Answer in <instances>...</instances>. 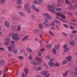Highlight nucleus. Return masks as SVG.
<instances>
[{
    "instance_id": "f257e3e1",
    "label": "nucleus",
    "mask_w": 77,
    "mask_h": 77,
    "mask_svg": "<svg viewBox=\"0 0 77 77\" xmlns=\"http://www.w3.org/2000/svg\"><path fill=\"white\" fill-rule=\"evenodd\" d=\"M55 6L54 4L51 2L50 5H49L48 6V10L52 13H56V11L54 10V8Z\"/></svg>"
},
{
    "instance_id": "f03ea898",
    "label": "nucleus",
    "mask_w": 77,
    "mask_h": 77,
    "mask_svg": "<svg viewBox=\"0 0 77 77\" xmlns=\"http://www.w3.org/2000/svg\"><path fill=\"white\" fill-rule=\"evenodd\" d=\"M17 36H18V35L17 34H14L12 35V38L13 40L18 41L20 39V38Z\"/></svg>"
},
{
    "instance_id": "7ed1b4c3",
    "label": "nucleus",
    "mask_w": 77,
    "mask_h": 77,
    "mask_svg": "<svg viewBox=\"0 0 77 77\" xmlns=\"http://www.w3.org/2000/svg\"><path fill=\"white\" fill-rule=\"evenodd\" d=\"M35 59L38 64H40L42 62V60L38 57H36Z\"/></svg>"
},
{
    "instance_id": "20e7f679",
    "label": "nucleus",
    "mask_w": 77,
    "mask_h": 77,
    "mask_svg": "<svg viewBox=\"0 0 77 77\" xmlns=\"http://www.w3.org/2000/svg\"><path fill=\"white\" fill-rule=\"evenodd\" d=\"M14 47H15V45H11V46H9L8 48V51L11 52L12 51V48H14Z\"/></svg>"
},
{
    "instance_id": "39448f33",
    "label": "nucleus",
    "mask_w": 77,
    "mask_h": 77,
    "mask_svg": "<svg viewBox=\"0 0 77 77\" xmlns=\"http://www.w3.org/2000/svg\"><path fill=\"white\" fill-rule=\"evenodd\" d=\"M67 47V45H66V44L64 45L63 46V48L64 49V52H67V51H69V48H66Z\"/></svg>"
},
{
    "instance_id": "423d86ee",
    "label": "nucleus",
    "mask_w": 77,
    "mask_h": 77,
    "mask_svg": "<svg viewBox=\"0 0 77 77\" xmlns=\"http://www.w3.org/2000/svg\"><path fill=\"white\" fill-rule=\"evenodd\" d=\"M49 67H53L54 65V63L52 62H49L48 63Z\"/></svg>"
},
{
    "instance_id": "0eeeda50",
    "label": "nucleus",
    "mask_w": 77,
    "mask_h": 77,
    "mask_svg": "<svg viewBox=\"0 0 77 77\" xmlns=\"http://www.w3.org/2000/svg\"><path fill=\"white\" fill-rule=\"evenodd\" d=\"M65 3L66 5H69V6L72 5V3L68 0H66Z\"/></svg>"
},
{
    "instance_id": "6e6552de",
    "label": "nucleus",
    "mask_w": 77,
    "mask_h": 77,
    "mask_svg": "<svg viewBox=\"0 0 77 77\" xmlns=\"http://www.w3.org/2000/svg\"><path fill=\"white\" fill-rule=\"evenodd\" d=\"M4 24L7 27H9V23L8 21H5L4 22Z\"/></svg>"
},
{
    "instance_id": "1a4fd4ad",
    "label": "nucleus",
    "mask_w": 77,
    "mask_h": 77,
    "mask_svg": "<svg viewBox=\"0 0 77 77\" xmlns=\"http://www.w3.org/2000/svg\"><path fill=\"white\" fill-rule=\"evenodd\" d=\"M5 64V61L2 60L0 61V66H3V65Z\"/></svg>"
},
{
    "instance_id": "9d476101",
    "label": "nucleus",
    "mask_w": 77,
    "mask_h": 77,
    "mask_svg": "<svg viewBox=\"0 0 77 77\" xmlns=\"http://www.w3.org/2000/svg\"><path fill=\"white\" fill-rule=\"evenodd\" d=\"M45 18L46 19H48L49 20H51L52 19V17L50 15H49L48 14L45 17Z\"/></svg>"
},
{
    "instance_id": "9b49d317",
    "label": "nucleus",
    "mask_w": 77,
    "mask_h": 77,
    "mask_svg": "<svg viewBox=\"0 0 77 77\" xmlns=\"http://www.w3.org/2000/svg\"><path fill=\"white\" fill-rule=\"evenodd\" d=\"M24 8L25 9L29 8V3H26L25 4Z\"/></svg>"
},
{
    "instance_id": "f8f14e48",
    "label": "nucleus",
    "mask_w": 77,
    "mask_h": 77,
    "mask_svg": "<svg viewBox=\"0 0 77 77\" xmlns=\"http://www.w3.org/2000/svg\"><path fill=\"white\" fill-rule=\"evenodd\" d=\"M29 36L28 35L25 36L23 38H22V41H26V40H27V39H28V37Z\"/></svg>"
},
{
    "instance_id": "ddd939ff",
    "label": "nucleus",
    "mask_w": 77,
    "mask_h": 77,
    "mask_svg": "<svg viewBox=\"0 0 77 77\" xmlns=\"http://www.w3.org/2000/svg\"><path fill=\"white\" fill-rule=\"evenodd\" d=\"M22 3V1L21 0H17L16 2L17 5H21Z\"/></svg>"
},
{
    "instance_id": "4468645a",
    "label": "nucleus",
    "mask_w": 77,
    "mask_h": 77,
    "mask_svg": "<svg viewBox=\"0 0 77 77\" xmlns=\"http://www.w3.org/2000/svg\"><path fill=\"white\" fill-rule=\"evenodd\" d=\"M32 64H33L34 65H38L37 63H36V61L35 60H32L31 62Z\"/></svg>"
},
{
    "instance_id": "2eb2a0df",
    "label": "nucleus",
    "mask_w": 77,
    "mask_h": 77,
    "mask_svg": "<svg viewBox=\"0 0 77 77\" xmlns=\"http://www.w3.org/2000/svg\"><path fill=\"white\" fill-rule=\"evenodd\" d=\"M50 59V56L49 55H47L46 56L45 58V60H49Z\"/></svg>"
},
{
    "instance_id": "dca6fc26",
    "label": "nucleus",
    "mask_w": 77,
    "mask_h": 77,
    "mask_svg": "<svg viewBox=\"0 0 77 77\" xmlns=\"http://www.w3.org/2000/svg\"><path fill=\"white\" fill-rule=\"evenodd\" d=\"M70 45H72V46H75V45L74 43V41H71L70 42Z\"/></svg>"
},
{
    "instance_id": "f3484780",
    "label": "nucleus",
    "mask_w": 77,
    "mask_h": 77,
    "mask_svg": "<svg viewBox=\"0 0 77 77\" xmlns=\"http://www.w3.org/2000/svg\"><path fill=\"white\" fill-rule=\"evenodd\" d=\"M38 28L39 29H42L43 28V26L42 25V24H40L38 25Z\"/></svg>"
},
{
    "instance_id": "a211bd4d",
    "label": "nucleus",
    "mask_w": 77,
    "mask_h": 77,
    "mask_svg": "<svg viewBox=\"0 0 77 77\" xmlns=\"http://www.w3.org/2000/svg\"><path fill=\"white\" fill-rule=\"evenodd\" d=\"M17 31H20L21 30V26L20 25H18L17 26Z\"/></svg>"
},
{
    "instance_id": "6ab92c4d",
    "label": "nucleus",
    "mask_w": 77,
    "mask_h": 77,
    "mask_svg": "<svg viewBox=\"0 0 77 77\" xmlns=\"http://www.w3.org/2000/svg\"><path fill=\"white\" fill-rule=\"evenodd\" d=\"M24 71L26 74H27V73H28L29 71V69L27 68H25Z\"/></svg>"
},
{
    "instance_id": "aec40b11",
    "label": "nucleus",
    "mask_w": 77,
    "mask_h": 77,
    "mask_svg": "<svg viewBox=\"0 0 77 77\" xmlns=\"http://www.w3.org/2000/svg\"><path fill=\"white\" fill-rule=\"evenodd\" d=\"M26 9V12H28V13H30V8L29 7L27 9Z\"/></svg>"
},
{
    "instance_id": "412c9836",
    "label": "nucleus",
    "mask_w": 77,
    "mask_h": 77,
    "mask_svg": "<svg viewBox=\"0 0 77 77\" xmlns=\"http://www.w3.org/2000/svg\"><path fill=\"white\" fill-rule=\"evenodd\" d=\"M43 24L45 26H46V27H48V24L45 22H43Z\"/></svg>"
},
{
    "instance_id": "4be33fe9",
    "label": "nucleus",
    "mask_w": 77,
    "mask_h": 77,
    "mask_svg": "<svg viewBox=\"0 0 77 77\" xmlns=\"http://www.w3.org/2000/svg\"><path fill=\"white\" fill-rule=\"evenodd\" d=\"M45 47L48 49H50V48L51 47V45H47L45 46Z\"/></svg>"
},
{
    "instance_id": "5701e85b",
    "label": "nucleus",
    "mask_w": 77,
    "mask_h": 77,
    "mask_svg": "<svg viewBox=\"0 0 77 77\" xmlns=\"http://www.w3.org/2000/svg\"><path fill=\"white\" fill-rule=\"evenodd\" d=\"M6 2V0H0V3L1 4H3Z\"/></svg>"
},
{
    "instance_id": "b1692460",
    "label": "nucleus",
    "mask_w": 77,
    "mask_h": 77,
    "mask_svg": "<svg viewBox=\"0 0 77 77\" xmlns=\"http://www.w3.org/2000/svg\"><path fill=\"white\" fill-rule=\"evenodd\" d=\"M27 50L29 52V53H32V50L30 48H27Z\"/></svg>"
},
{
    "instance_id": "393cba45",
    "label": "nucleus",
    "mask_w": 77,
    "mask_h": 77,
    "mask_svg": "<svg viewBox=\"0 0 77 77\" xmlns=\"http://www.w3.org/2000/svg\"><path fill=\"white\" fill-rule=\"evenodd\" d=\"M68 70L66 71L65 73L64 74H63V76H66L67 75V74H68Z\"/></svg>"
},
{
    "instance_id": "a878e982",
    "label": "nucleus",
    "mask_w": 77,
    "mask_h": 77,
    "mask_svg": "<svg viewBox=\"0 0 77 77\" xmlns=\"http://www.w3.org/2000/svg\"><path fill=\"white\" fill-rule=\"evenodd\" d=\"M71 56H69L67 57L66 58V59H67L68 60H71Z\"/></svg>"
},
{
    "instance_id": "bb28decb",
    "label": "nucleus",
    "mask_w": 77,
    "mask_h": 77,
    "mask_svg": "<svg viewBox=\"0 0 77 77\" xmlns=\"http://www.w3.org/2000/svg\"><path fill=\"white\" fill-rule=\"evenodd\" d=\"M54 48L55 49V50H58V49H59V45H57L56 46L54 47Z\"/></svg>"
},
{
    "instance_id": "cd10ccee",
    "label": "nucleus",
    "mask_w": 77,
    "mask_h": 77,
    "mask_svg": "<svg viewBox=\"0 0 77 77\" xmlns=\"http://www.w3.org/2000/svg\"><path fill=\"white\" fill-rule=\"evenodd\" d=\"M32 3L34 5H36V4H38V1L35 0L32 2Z\"/></svg>"
},
{
    "instance_id": "c85d7f7f",
    "label": "nucleus",
    "mask_w": 77,
    "mask_h": 77,
    "mask_svg": "<svg viewBox=\"0 0 77 77\" xmlns=\"http://www.w3.org/2000/svg\"><path fill=\"white\" fill-rule=\"evenodd\" d=\"M11 40L9 38H6L5 39V41H6V42H9Z\"/></svg>"
},
{
    "instance_id": "c756f323",
    "label": "nucleus",
    "mask_w": 77,
    "mask_h": 77,
    "mask_svg": "<svg viewBox=\"0 0 77 77\" xmlns=\"http://www.w3.org/2000/svg\"><path fill=\"white\" fill-rule=\"evenodd\" d=\"M12 20H19V19H18V18L15 17H12Z\"/></svg>"
},
{
    "instance_id": "7c9ffc66",
    "label": "nucleus",
    "mask_w": 77,
    "mask_h": 77,
    "mask_svg": "<svg viewBox=\"0 0 77 77\" xmlns=\"http://www.w3.org/2000/svg\"><path fill=\"white\" fill-rule=\"evenodd\" d=\"M62 10V8H57L56 9V11H60Z\"/></svg>"
},
{
    "instance_id": "2f4dec72",
    "label": "nucleus",
    "mask_w": 77,
    "mask_h": 77,
    "mask_svg": "<svg viewBox=\"0 0 77 77\" xmlns=\"http://www.w3.org/2000/svg\"><path fill=\"white\" fill-rule=\"evenodd\" d=\"M17 50L14 49L13 51V53L14 54H17Z\"/></svg>"
},
{
    "instance_id": "473e14b6",
    "label": "nucleus",
    "mask_w": 77,
    "mask_h": 77,
    "mask_svg": "<svg viewBox=\"0 0 77 77\" xmlns=\"http://www.w3.org/2000/svg\"><path fill=\"white\" fill-rule=\"evenodd\" d=\"M19 14H20V15H21V16H25V15H24V13L21 12H20L19 13Z\"/></svg>"
},
{
    "instance_id": "72a5a7b5",
    "label": "nucleus",
    "mask_w": 77,
    "mask_h": 77,
    "mask_svg": "<svg viewBox=\"0 0 77 77\" xmlns=\"http://www.w3.org/2000/svg\"><path fill=\"white\" fill-rule=\"evenodd\" d=\"M18 58L19 59L22 60V59H24V57L22 56H19L18 57Z\"/></svg>"
},
{
    "instance_id": "f704fd0d",
    "label": "nucleus",
    "mask_w": 77,
    "mask_h": 77,
    "mask_svg": "<svg viewBox=\"0 0 77 77\" xmlns=\"http://www.w3.org/2000/svg\"><path fill=\"white\" fill-rule=\"evenodd\" d=\"M73 8H74L73 6H70L68 8V9L69 10H72V9H73Z\"/></svg>"
},
{
    "instance_id": "c9c22d12",
    "label": "nucleus",
    "mask_w": 77,
    "mask_h": 77,
    "mask_svg": "<svg viewBox=\"0 0 77 77\" xmlns=\"http://www.w3.org/2000/svg\"><path fill=\"white\" fill-rule=\"evenodd\" d=\"M28 58L29 59V60H32V59H33V57H32V55H29L28 57Z\"/></svg>"
},
{
    "instance_id": "e433bc0d",
    "label": "nucleus",
    "mask_w": 77,
    "mask_h": 77,
    "mask_svg": "<svg viewBox=\"0 0 77 77\" xmlns=\"http://www.w3.org/2000/svg\"><path fill=\"white\" fill-rule=\"evenodd\" d=\"M56 18L57 19H58V18H59V17L60 16V15H59V13L57 14H56Z\"/></svg>"
},
{
    "instance_id": "4c0bfd02",
    "label": "nucleus",
    "mask_w": 77,
    "mask_h": 77,
    "mask_svg": "<svg viewBox=\"0 0 77 77\" xmlns=\"http://www.w3.org/2000/svg\"><path fill=\"white\" fill-rule=\"evenodd\" d=\"M42 3V0H39L38 2V4L39 5H41Z\"/></svg>"
},
{
    "instance_id": "58836bf2",
    "label": "nucleus",
    "mask_w": 77,
    "mask_h": 77,
    "mask_svg": "<svg viewBox=\"0 0 77 77\" xmlns=\"http://www.w3.org/2000/svg\"><path fill=\"white\" fill-rule=\"evenodd\" d=\"M47 73V71H44L42 72V74H43V75H45Z\"/></svg>"
},
{
    "instance_id": "ea45409f",
    "label": "nucleus",
    "mask_w": 77,
    "mask_h": 77,
    "mask_svg": "<svg viewBox=\"0 0 77 77\" xmlns=\"http://www.w3.org/2000/svg\"><path fill=\"white\" fill-rule=\"evenodd\" d=\"M26 74L24 73H23L21 74L22 77H26Z\"/></svg>"
},
{
    "instance_id": "a19ab883",
    "label": "nucleus",
    "mask_w": 77,
    "mask_h": 77,
    "mask_svg": "<svg viewBox=\"0 0 77 77\" xmlns=\"http://www.w3.org/2000/svg\"><path fill=\"white\" fill-rule=\"evenodd\" d=\"M33 33H37L38 32V29H34L33 30Z\"/></svg>"
},
{
    "instance_id": "79ce46f5",
    "label": "nucleus",
    "mask_w": 77,
    "mask_h": 77,
    "mask_svg": "<svg viewBox=\"0 0 77 77\" xmlns=\"http://www.w3.org/2000/svg\"><path fill=\"white\" fill-rule=\"evenodd\" d=\"M34 10L35 11L38 12H39L40 11L39 9L36 8H34Z\"/></svg>"
},
{
    "instance_id": "37998d69",
    "label": "nucleus",
    "mask_w": 77,
    "mask_h": 77,
    "mask_svg": "<svg viewBox=\"0 0 77 77\" xmlns=\"http://www.w3.org/2000/svg\"><path fill=\"white\" fill-rule=\"evenodd\" d=\"M50 74L49 73H46L45 75V76H46V77H48L49 76H50Z\"/></svg>"
},
{
    "instance_id": "c03bdc74",
    "label": "nucleus",
    "mask_w": 77,
    "mask_h": 77,
    "mask_svg": "<svg viewBox=\"0 0 77 77\" xmlns=\"http://www.w3.org/2000/svg\"><path fill=\"white\" fill-rule=\"evenodd\" d=\"M50 26H54V22L53 21L50 24Z\"/></svg>"
},
{
    "instance_id": "a18cd8bd",
    "label": "nucleus",
    "mask_w": 77,
    "mask_h": 77,
    "mask_svg": "<svg viewBox=\"0 0 77 77\" xmlns=\"http://www.w3.org/2000/svg\"><path fill=\"white\" fill-rule=\"evenodd\" d=\"M67 63V60H64L63 61V64H66Z\"/></svg>"
},
{
    "instance_id": "49530a36",
    "label": "nucleus",
    "mask_w": 77,
    "mask_h": 77,
    "mask_svg": "<svg viewBox=\"0 0 77 77\" xmlns=\"http://www.w3.org/2000/svg\"><path fill=\"white\" fill-rule=\"evenodd\" d=\"M41 55H42V53H41V51H39L38 54V56H41Z\"/></svg>"
},
{
    "instance_id": "de8ad7c7",
    "label": "nucleus",
    "mask_w": 77,
    "mask_h": 77,
    "mask_svg": "<svg viewBox=\"0 0 77 77\" xmlns=\"http://www.w3.org/2000/svg\"><path fill=\"white\" fill-rule=\"evenodd\" d=\"M17 8L18 9H21V7L20 5H18L17 6Z\"/></svg>"
},
{
    "instance_id": "09e8293b",
    "label": "nucleus",
    "mask_w": 77,
    "mask_h": 77,
    "mask_svg": "<svg viewBox=\"0 0 77 77\" xmlns=\"http://www.w3.org/2000/svg\"><path fill=\"white\" fill-rule=\"evenodd\" d=\"M69 24H70V25H72V26H77V25L73 23H70Z\"/></svg>"
},
{
    "instance_id": "8fccbe9b",
    "label": "nucleus",
    "mask_w": 77,
    "mask_h": 77,
    "mask_svg": "<svg viewBox=\"0 0 77 77\" xmlns=\"http://www.w3.org/2000/svg\"><path fill=\"white\" fill-rule=\"evenodd\" d=\"M42 68H41V67L40 66H39L38 67L37 69L38 71H40V70H41Z\"/></svg>"
},
{
    "instance_id": "3c124183",
    "label": "nucleus",
    "mask_w": 77,
    "mask_h": 77,
    "mask_svg": "<svg viewBox=\"0 0 77 77\" xmlns=\"http://www.w3.org/2000/svg\"><path fill=\"white\" fill-rule=\"evenodd\" d=\"M52 51H53V52L54 53V54H56V50H55V49H52Z\"/></svg>"
},
{
    "instance_id": "603ef678",
    "label": "nucleus",
    "mask_w": 77,
    "mask_h": 77,
    "mask_svg": "<svg viewBox=\"0 0 77 77\" xmlns=\"http://www.w3.org/2000/svg\"><path fill=\"white\" fill-rule=\"evenodd\" d=\"M31 8H32V9H35V5H32Z\"/></svg>"
},
{
    "instance_id": "864d4df0",
    "label": "nucleus",
    "mask_w": 77,
    "mask_h": 77,
    "mask_svg": "<svg viewBox=\"0 0 77 77\" xmlns=\"http://www.w3.org/2000/svg\"><path fill=\"white\" fill-rule=\"evenodd\" d=\"M45 50V49L43 48L40 49V51L42 52V51H44Z\"/></svg>"
},
{
    "instance_id": "5fc2aeb1",
    "label": "nucleus",
    "mask_w": 77,
    "mask_h": 77,
    "mask_svg": "<svg viewBox=\"0 0 77 77\" xmlns=\"http://www.w3.org/2000/svg\"><path fill=\"white\" fill-rule=\"evenodd\" d=\"M61 17L63 19H64V18H65V16L64 15H61Z\"/></svg>"
},
{
    "instance_id": "6e6d98bb",
    "label": "nucleus",
    "mask_w": 77,
    "mask_h": 77,
    "mask_svg": "<svg viewBox=\"0 0 77 77\" xmlns=\"http://www.w3.org/2000/svg\"><path fill=\"white\" fill-rule=\"evenodd\" d=\"M54 21L55 23H60V22L59 21H57V20H55Z\"/></svg>"
},
{
    "instance_id": "4d7b16f0",
    "label": "nucleus",
    "mask_w": 77,
    "mask_h": 77,
    "mask_svg": "<svg viewBox=\"0 0 77 77\" xmlns=\"http://www.w3.org/2000/svg\"><path fill=\"white\" fill-rule=\"evenodd\" d=\"M63 26H64L65 27H66V28H68V25H67L66 24H63Z\"/></svg>"
},
{
    "instance_id": "13d9d810",
    "label": "nucleus",
    "mask_w": 77,
    "mask_h": 77,
    "mask_svg": "<svg viewBox=\"0 0 77 77\" xmlns=\"http://www.w3.org/2000/svg\"><path fill=\"white\" fill-rule=\"evenodd\" d=\"M62 34H63V36H67L66 34L64 32H63Z\"/></svg>"
},
{
    "instance_id": "bf43d9fd",
    "label": "nucleus",
    "mask_w": 77,
    "mask_h": 77,
    "mask_svg": "<svg viewBox=\"0 0 77 77\" xmlns=\"http://www.w3.org/2000/svg\"><path fill=\"white\" fill-rule=\"evenodd\" d=\"M49 33L51 35H52V36H53V35H54L53 33H52V32H51V31H49Z\"/></svg>"
},
{
    "instance_id": "052dcab7",
    "label": "nucleus",
    "mask_w": 77,
    "mask_h": 77,
    "mask_svg": "<svg viewBox=\"0 0 77 77\" xmlns=\"http://www.w3.org/2000/svg\"><path fill=\"white\" fill-rule=\"evenodd\" d=\"M60 65V64H59V63H57L56 64V66H59Z\"/></svg>"
},
{
    "instance_id": "680f3d73",
    "label": "nucleus",
    "mask_w": 77,
    "mask_h": 77,
    "mask_svg": "<svg viewBox=\"0 0 77 77\" xmlns=\"http://www.w3.org/2000/svg\"><path fill=\"white\" fill-rule=\"evenodd\" d=\"M76 32H77V31H76V30H73L72 31V33L75 34V33H76Z\"/></svg>"
},
{
    "instance_id": "e2e57ef3",
    "label": "nucleus",
    "mask_w": 77,
    "mask_h": 77,
    "mask_svg": "<svg viewBox=\"0 0 77 77\" xmlns=\"http://www.w3.org/2000/svg\"><path fill=\"white\" fill-rule=\"evenodd\" d=\"M50 61H54V59L52 58H51L50 59H49Z\"/></svg>"
},
{
    "instance_id": "0e129e2a",
    "label": "nucleus",
    "mask_w": 77,
    "mask_h": 77,
    "mask_svg": "<svg viewBox=\"0 0 77 77\" xmlns=\"http://www.w3.org/2000/svg\"><path fill=\"white\" fill-rule=\"evenodd\" d=\"M25 52V51H24V50H21L20 51V53H24Z\"/></svg>"
},
{
    "instance_id": "69168bd1",
    "label": "nucleus",
    "mask_w": 77,
    "mask_h": 77,
    "mask_svg": "<svg viewBox=\"0 0 77 77\" xmlns=\"http://www.w3.org/2000/svg\"><path fill=\"white\" fill-rule=\"evenodd\" d=\"M35 77H41V76L39 75H35Z\"/></svg>"
},
{
    "instance_id": "338daca9",
    "label": "nucleus",
    "mask_w": 77,
    "mask_h": 77,
    "mask_svg": "<svg viewBox=\"0 0 77 77\" xmlns=\"http://www.w3.org/2000/svg\"><path fill=\"white\" fill-rule=\"evenodd\" d=\"M6 76H7V74H4L3 77H6Z\"/></svg>"
},
{
    "instance_id": "774afa93",
    "label": "nucleus",
    "mask_w": 77,
    "mask_h": 77,
    "mask_svg": "<svg viewBox=\"0 0 77 77\" xmlns=\"http://www.w3.org/2000/svg\"><path fill=\"white\" fill-rule=\"evenodd\" d=\"M74 71H77V66L75 67L74 69Z\"/></svg>"
}]
</instances>
